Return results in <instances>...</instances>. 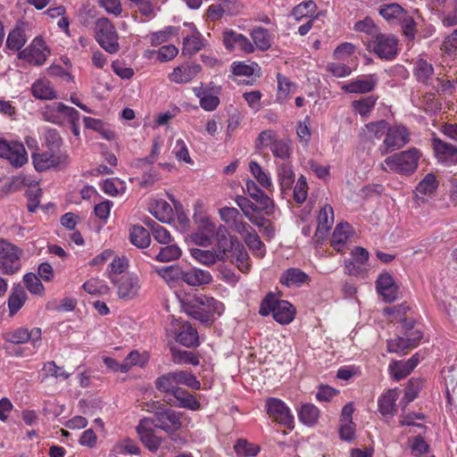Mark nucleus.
Returning a JSON list of instances; mask_svg holds the SVG:
<instances>
[{
  "label": "nucleus",
  "instance_id": "72a5a7b5",
  "mask_svg": "<svg viewBox=\"0 0 457 457\" xmlns=\"http://www.w3.org/2000/svg\"><path fill=\"white\" fill-rule=\"evenodd\" d=\"M176 400V403H171L179 408H185L191 411H197L201 408V403L196 398L186 389L179 387L171 395Z\"/></svg>",
  "mask_w": 457,
  "mask_h": 457
},
{
  "label": "nucleus",
  "instance_id": "603ef678",
  "mask_svg": "<svg viewBox=\"0 0 457 457\" xmlns=\"http://www.w3.org/2000/svg\"><path fill=\"white\" fill-rule=\"evenodd\" d=\"M172 361L176 364H191L197 366L200 363L199 357L195 353L186 350L171 348Z\"/></svg>",
  "mask_w": 457,
  "mask_h": 457
},
{
  "label": "nucleus",
  "instance_id": "774afa93",
  "mask_svg": "<svg viewBox=\"0 0 457 457\" xmlns=\"http://www.w3.org/2000/svg\"><path fill=\"white\" fill-rule=\"evenodd\" d=\"M398 23L402 27L403 33L409 39H413L415 37L417 29L416 22L413 17L406 11L405 15H403Z\"/></svg>",
  "mask_w": 457,
  "mask_h": 457
},
{
  "label": "nucleus",
  "instance_id": "5fc2aeb1",
  "mask_svg": "<svg viewBox=\"0 0 457 457\" xmlns=\"http://www.w3.org/2000/svg\"><path fill=\"white\" fill-rule=\"evenodd\" d=\"M181 255V250L177 245L168 244L160 247L154 259L161 262H168L179 259Z\"/></svg>",
  "mask_w": 457,
  "mask_h": 457
},
{
  "label": "nucleus",
  "instance_id": "7ed1b4c3",
  "mask_svg": "<svg viewBox=\"0 0 457 457\" xmlns=\"http://www.w3.org/2000/svg\"><path fill=\"white\" fill-rule=\"evenodd\" d=\"M157 272L165 279H181L191 287L204 286L212 281L210 271L198 268L182 270L178 265H171L160 269Z\"/></svg>",
  "mask_w": 457,
  "mask_h": 457
},
{
  "label": "nucleus",
  "instance_id": "f704fd0d",
  "mask_svg": "<svg viewBox=\"0 0 457 457\" xmlns=\"http://www.w3.org/2000/svg\"><path fill=\"white\" fill-rule=\"evenodd\" d=\"M388 123L385 120L378 121H371L365 124L361 129V136H362L368 141H374L375 139H381L386 136Z\"/></svg>",
  "mask_w": 457,
  "mask_h": 457
},
{
  "label": "nucleus",
  "instance_id": "c756f323",
  "mask_svg": "<svg viewBox=\"0 0 457 457\" xmlns=\"http://www.w3.org/2000/svg\"><path fill=\"white\" fill-rule=\"evenodd\" d=\"M420 354H413L408 361H395L389 365V370L392 376L396 380H401L406 378L419 364Z\"/></svg>",
  "mask_w": 457,
  "mask_h": 457
},
{
  "label": "nucleus",
  "instance_id": "37998d69",
  "mask_svg": "<svg viewBox=\"0 0 457 457\" xmlns=\"http://www.w3.org/2000/svg\"><path fill=\"white\" fill-rule=\"evenodd\" d=\"M405 12L406 10L398 4H382L379 7V14L390 23H398Z\"/></svg>",
  "mask_w": 457,
  "mask_h": 457
},
{
  "label": "nucleus",
  "instance_id": "4be33fe9",
  "mask_svg": "<svg viewBox=\"0 0 457 457\" xmlns=\"http://www.w3.org/2000/svg\"><path fill=\"white\" fill-rule=\"evenodd\" d=\"M112 280L116 284L117 294L120 298L132 299L137 295L139 285L137 276L126 274L119 279L112 278Z\"/></svg>",
  "mask_w": 457,
  "mask_h": 457
},
{
  "label": "nucleus",
  "instance_id": "69168bd1",
  "mask_svg": "<svg viewBox=\"0 0 457 457\" xmlns=\"http://www.w3.org/2000/svg\"><path fill=\"white\" fill-rule=\"evenodd\" d=\"M441 51L450 56H457V29H454L450 35L445 37L442 42Z\"/></svg>",
  "mask_w": 457,
  "mask_h": 457
},
{
  "label": "nucleus",
  "instance_id": "cd10ccee",
  "mask_svg": "<svg viewBox=\"0 0 457 457\" xmlns=\"http://www.w3.org/2000/svg\"><path fill=\"white\" fill-rule=\"evenodd\" d=\"M310 281V276L299 268H288L279 277V283L286 287H301Z\"/></svg>",
  "mask_w": 457,
  "mask_h": 457
},
{
  "label": "nucleus",
  "instance_id": "bb28decb",
  "mask_svg": "<svg viewBox=\"0 0 457 457\" xmlns=\"http://www.w3.org/2000/svg\"><path fill=\"white\" fill-rule=\"evenodd\" d=\"M376 289L386 302L392 303L397 298V286L388 272H382L378 276Z\"/></svg>",
  "mask_w": 457,
  "mask_h": 457
},
{
  "label": "nucleus",
  "instance_id": "a18cd8bd",
  "mask_svg": "<svg viewBox=\"0 0 457 457\" xmlns=\"http://www.w3.org/2000/svg\"><path fill=\"white\" fill-rule=\"evenodd\" d=\"M203 47V38L199 32L195 31L192 35L183 37L182 54L184 55H193Z\"/></svg>",
  "mask_w": 457,
  "mask_h": 457
},
{
  "label": "nucleus",
  "instance_id": "c85d7f7f",
  "mask_svg": "<svg viewBox=\"0 0 457 457\" xmlns=\"http://www.w3.org/2000/svg\"><path fill=\"white\" fill-rule=\"evenodd\" d=\"M276 171L280 190L283 194H287L292 189L295 180V175L291 162H282L280 164H278Z\"/></svg>",
  "mask_w": 457,
  "mask_h": 457
},
{
  "label": "nucleus",
  "instance_id": "bf43d9fd",
  "mask_svg": "<svg viewBox=\"0 0 457 457\" xmlns=\"http://www.w3.org/2000/svg\"><path fill=\"white\" fill-rule=\"evenodd\" d=\"M413 347L410 345V342L406 336L397 337L387 342V351L398 354H406Z\"/></svg>",
  "mask_w": 457,
  "mask_h": 457
},
{
  "label": "nucleus",
  "instance_id": "de8ad7c7",
  "mask_svg": "<svg viewBox=\"0 0 457 457\" xmlns=\"http://www.w3.org/2000/svg\"><path fill=\"white\" fill-rule=\"evenodd\" d=\"M172 374L178 386L182 385L194 390H199L201 388V382L191 371L176 370L172 371Z\"/></svg>",
  "mask_w": 457,
  "mask_h": 457
},
{
  "label": "nucleus",
  "instance_id": "f03ea898",
  "mask_svg": "<svg viewBox=\"0 0 457 457\" xmlns=\"http://www.w3.org/2000/svg\"><path fill=\"white\" fill-rule=\"evenodd\" d=\"M259 313L262 317L271 313L278 323L287 325L294 320L295 308L288 301L278 299L273 293H269L261 302Z\"/></svg>",
  "mask_w": 457,
  "mask_h": 457
},
{
  "label": "nucleus",
  "instance_id": "423d86ee",
  "mask_svg": "<svg viewBox=\"0 0 457 457\" xmlns=\"http://www.w3.org/2000/svg\"><path fill=\"white\" fill-rule=\"evenodd\" d=\"M95 37L100 46L113 54L120 51L119 35L114 25L107 18H99L96 21Z\"/></svg>",
  "mask_w": 457,
  "mask_h": 457
},
{
  "label": "nucleus",
  "instance_id": "5701e85b",
  "mask_svg": "<svg viewBox=\"0 0 457 457\" xmlns=\"http://www.w3.org/2000/svg\"><path fill=\"white\" fill-rule=\"evenodd\" d=\"M202 71L198 63H185L173 69L169 74V79L177 84H186L193 80Z\"/></svg>",
  "mask_w": 457,
  "mask_h": 457
},
{
  "label": "nucleus",
  "instance_id": "4468645a",
  "mask_svg": "<svg viewBox=\"0 0 457 457\" xmlns=\"http://www.w3.org/2000/svg\"><path fill=\"white\" fill-rule=\"evenodd\" d=\"M216 244L214 251L219 261L228 260L231 254L241 248V243L236 237H231L223 225H220L216 230Z\"/></svg>",
  "mask_w": 457,
  "mask_h": 457
},
{
  "label": "nucleus",
  "instance_id": "864d4df0",
  "mask_svg": "<svg viewBox=\"0 0 457 457\" xmlns=\"http://www.w3.org/2000/svg\"><path fill=\"white\" fill-rule=\"evenodd\" d=\"M228 260L235 263L240 271L244 273L250 271V257L243 245H241V248L235 251Z\"/></svg>",
  "mask_w": 457,
  "mask_h": 457
},
{
  "label": "nucleus",
  "instance_id": "6ab92c4d",
  "mask_svg": "<svg viewBox=\"0 0 457 457\" xmlns=\"http://www.w3.org/2000/svg\"><path fill=\"white\" fill-rule=\"evenodd\" d=\"M432 146L436 158L440 163L446 166L457 163V145L445 142L438 137L432 139Z\"/></svg>",
  "mask_w": 457,
  "mask_h": 457
},
{
  "label": "nucleus",
  "instance_id": "0e129e2a",
  "mask_svg": "<svg viewBox=\"0 0 457 457\" xmlns=\"http://www.w3.org/2000/svg\"><path fill=\"white\" fill-rule=\"evenodd\" d=\"M278 139V137L277 133L272 129H266L262 130L256 141H255V147L257 149H262V148H270L271 145H273L274 142H276Z\"/></svg>",
  "mask_w": 457,
  "mask_h": 457
},
{
  "label": "nucleus",
  "instance_id": "7c9ffc66",
  "mask_svg": "<svg viewBox=\"0 0 457 457\" xmlns=\"http://www.w3.org/2000/svg\"><path fill=\"white\" fill-rule=\"evenodd\" d=\"M245 191L253 200L260 204L262 210L266 214L270 215L271 213V209L273 208L272 200L258 187L253 180L248 179L246 181Z\"/></svg>",
  "mask_w": 457,
  "mask_h": 457
},
{
  "label": "nucleus",
  "instance_id": "9b49d317",
  "mask_svg": "<svg viewBox=\"0 0 457 457\" xmlns=\"http://www.w3.org/2000/svg\"><path fill=\"white\" fill-rule=\"evenodd\" d=\"M410 141V132L405 126L387 127L383 143L378 146L381 155L403 147Z\"/></svg>",
  "mask_w": 457,
  "mask_h": 457
},
{
  "label": "nucleus",
  "instance_id": "f257e3e1",
  "mask_svg": "<svg viewBox=\"0 0 457 457\" xmlns=\"http://www.w3.org/2000/svg\"><path fill=\"white\" fill-rule=\"evenodd\" d=\"M182 307L189 317L205 324L212 323L213 315L220 316L225 310L221 302L204 294L186 296L182 301Z\"/></svg>",
  "mask_w": 457,
  "mask_h": 457
},
{
  "label": "nucleus",
  "instance_id": "49530a36",
  "mask_svg": "<svg viewBox=\"0 0 457 457\" xmlns=\"http://www.w3.org/2000/svg\"><path fill=\"white\" fill-rule=\"evenodd\" d=\"M249 170L261 187L269 190L273 187L270 172L263 170L257 162L251 161Z\"/></svg>",
  "mask_w": 457,
  "mask_h": 457
},
{
  "label": "nucleus",
  "instance_id": "39448f33",
  "mask_svg": "<svg viewBox=\"0 0 457 457\" xmlns=\"http://www.w3.org/2000/svg\"><path fill=\"white\" fill-rule=\"evenodd\" d=\"M23 251L16 245L0 238V271L4 275L12 276L21 269Z\"/></svg>",
  "mask_w": 457,
  "mask_h": 457
},
{
  "label": "nucleus",
  "instance_id": "4c0bfd02",
  "mask_svg": "<svg viewBox=\"0 0 457 457\" xmlns=\"http://www.w3.org/2000/svg\"><path fill=\"white\" fill-rule=\"evenodd\" d=\"M176 340L186 347L199 345L198 332L189 322H185L176 336Z\"/></svg>",
  "mask_w": 457,
  "mask_h": 457
},
{
  "label": "nucleus",
  "instance_id": "c03bdc74",
  "mask_svg": "<svg viewBox=\"0 0 457 457\" xmlns=\"http://www.w3.org/2000/svg\"><path fill=\"white\" fill-rule=\"evenodd\" d=\"M378 99V97L377 96L371 95L359 100H354L352 102L353 110L359 113L362 118H366L374 109Z\"/></svg>",
  "mask_w": 457,
  "mask_h": 457
},
{
  "label": "nucleus",
  "instance_id": "13d9d810",
  "mask_svg": "<svg viewBox=\"0 0 457 457\" xmlns=\"http://www.w3.org/2000/svg\"><path fill=\"white\" fill-rule=\"evenodd\" d=\"M146 225L151 228L152 235L158 243L162 245H168L171 242L172 237L168 229L159 225L154 220H151L146 222Z\"/></svg>",
  "mask_w": 457,
  "mask_h": 457
},
{
  "label": "nucleus",
  "instance_id": "338daca9",
  "mask_svg": "<svg viewBox=\"0 0 457 457\" xmlns=\"http://www.w3.org/2000/svg\"><path fill=\"white\" fill-rule=\"evenodd\" d=\"M315 11V3L313 1H305L302 2L293 9L292 15L295 18V20L299 21L303 17L313 15Z\"/></svg>",
  "mask_w": 457,
  "mask_h": 457
},
{
  "label": "nucleus",
  "instance_id": "0eeeda50",
  "mask_svg": "<svg viewBox=\"0 0 457 457\" xmlns=\"http://www.w3.org/2000/svg\"><path fill=\"white\" fill-rule=\"evenodd\" d=\"M154 416L149 418L153 421L156 428H160L166 433H173L180 429L181 413L170 408L166 407L159 403H154Z\"/></svg>",
  "mask_w": 457,
  "mask_h": 457
},
{
  "label": "nucleus",
  "instance_id": "2f4dec72",
  "mask_svg": "<svg viewBox=\"0 0 457 457\" xmlns=\"http://www.w3.org/2000/svg\"><path fill=\"white\" fill-rule=\"evenodd\" d=\"M31 94L39 100H53L57 97L51 81L46 78H40L31 85Z\"/></svg>",
  "mask_w": 457,
  "mask_h": 457
},
{
  "label": "nucleus",
  "instance_id": "9d476101",
  "mask_svg": "<svg viewBox=\"0 0 457 457\" xmlns=\"http://www.w3.org/2000/svg\"><path fill=\"white\" fill-rule=\"evenodd\" d=\"M155 426L149 418H143L136 427L141 443L151 453H155L162 447L169 448L166 440L155 432Z\"/></svg>",
  "mask_w": 457,
  "mask_h": 457
},
{
  "label": "nucleus",
  "instance_id": "2eb2a0df",
  "mask_svg": "<svg viewBox=\"0 0 457 457\" xmlns=\"http://www.w3.org/2000/svg\"><path fill=\"white\" fill-rule=\"evenodd\" d=\"M0 157L9 161L15 168L28 162V154L22 143L0 139Z\"/></svg>",
  "mask_w": 457,
  "mask_h": 457
},
{
  "label": "nucleus",
  "instance_id": "3c124183",
  "mask_svg": "<svg viewBox=\"0 0 457 457\" xmlns=\"http://www.w3.org/2000/svg\"><path fill=\"white\" fill-rule=\"evenodd\" d=\"M155 388L164 394L173 395L179 386L176 384L172 372L165 373L155 379Z\"/></svg>",
  "mask_w": 457,
  "mask_h": 457
},
{
  "label": "nucleus",
  "instance_id": "412c9836",
  "mask_svg": "<svg viewBox=\"0 0 457 457\" xmlns=\"http://www.w3.org/2000/svg\"><path fill=\"white\" fill-rule=\"evenodd\" d=\"M378 82L376 74H369L358 77L346 84H344L341 88L345 93L349 94H368L374 90Z\"/></svg>",
  "mask_w": 457,
  "mask_h": 457
},
{
  "label": "nucleus",
  "instance_id": "f8f14e48",
  "mask_svg": "<svg viewBox=\"0 0 457 457\" xmlns=\"http://www.w3.org/2000/svg\"><path fill=\"white\" fill-rule=\"evenodd\" d=\"M265 408L269 417L273 421L287 428H294L295 418L285 402L276 397H270L265 402Z\"/></svg>",
  "mask_w": 457,
  "mask_h": 457
},
{
  "label": "nucleus",
  "instance_id": "ea45409f",
  "mask_svg": "<svg viewBox=\"0 0 457 457\" xmlns=\"http://www.w3.org/2000/svg\"><path fill=\"white\" fill-rule=\"evenodd\" d=\"M27 300V294L21 284H14L12 293L8 298V308L10 315L17 313L24 305Z\"/></svg>",
  "mask_w": 457,
  "mask_h": 457
},
{
  "label": "nucleus",
  "instance_id": "aec40b11",
  "mask_svg": "<svg viewBox=\"0 0 457 457\" xmlns=\"http://www.w3.org/2000/svg\"><path fill=\"white\" fill-rule=\"evenodd\" d=\"M352 258L345 261V272L349 276H359L364 271L363 266L369 261L370 253L362 246H355L351 252Z\"/></svg>",
  "mask_w": 457,
  "mask_h": 457
},
{
  "label": "nucleus",
  "instance_id": "09e8293b",
  "mask_svg": "<svg viewBox=\"0 0 457 457\" xmlns=\"http://www.w3.org/2000/svg\"><path fill=\"white\" fill-rule=\"evenodd\" d=\"M270 149L274 157L278 158L283 162H289L292 155V147L291 142L288 139L278 137Z\"/></svg>",
  "mask_w": 457,
  "mask_h": 457
},
{
  "label": "nucleus",
  "instance_id": "8fccbe9b",
  "mask_svg": "<svg viewBox=\"0 0 457 457\" xmlns=\"http://www.w3.org/2000/svg\"><path fill=\"white\" fill-rule=\"evenodd\" d=\"M151 213L161 222H169L172 220L173 210L169 203L164 200L156 201L153 205Z\"/></svg>",
  "mask_w": 457,
  "mask_h": 457
},
{
  "label": "nucleus",
  "instance_id": "20e7f679",
  "mask_svg": "<svg viewBox=\"0 0 457 457\" xmlns=\"http://www.w3.org/2000/svg\"><path fill=\"white\" fill-rule=\"evenodd\" d=\"M421 156L420 149L411 147L387 156L384 160V163L395 173L411 176L417 170Z\"/></svg>",
  "mask_w": 457,
  "mask_h": 457
},
{
  "label": "nucleus",
  "instance_id": "e2e57ef3",
  "mask_svg": "<svg viewBox=\"0 0 457 457\" xmlns=\"http://www.w3.org/2000/svg\"><path fill=\"white\" fill-rule=\"evenodd\" d=\"M355 31L365 33L370 37L369 39H372L375 35L378 34L379 29L374 23L373 20L370 17L364 18L362 21H359L354 24L353 27Z\"/></svg>",
  "mask_w": 457,
  "mask_h": 457
},
{
  "label": "nucleus",
  "instance_id": "052dcab7",
  "mask_svg": "<svg viewBox=\"0 0 457 457\" xmlns=\"http://www.w3.org/2000/svg\"><path fill=\"white\" fill-rule=\"evenodd\" d=\"M235 452L239 456L252 457L258 454L260 447L247 442L246 439H238L234 445Z\"/></svg>",
  "mask_w": 457,
  "mask_h": 457
},
{
  "label": "nucleus",
  "instance_id": "473e14b6",
  "mask_svg": "<svg viewBox=\"0 0 457 457\" xmlns=\"http://www.w3.org/2000/svg\"><path fill=\"white\" fill-rule=\"evenodd\" d=\"M412 72L419 83L430 85L434 74V67L426 59L419 58L413 64Z\"/></svg>",
  "mask_w": 457,
  "mask_h": 457
},
{
  "label": "nucleus",
  "instance_id": "58836bf2",
  "mask_svg": "<svg viewBox=\"0 0 457 457\" xmlns=\"http://www.w3.org/2000/svg\"><path fill=\"white\" fill-rule=\"evenodd\" d=\"M32 161L34 167L38 171L46 170L50 168L56 167L60 163V157L54 152L49 150L42 154H32Z\"/></svg>",
  "mask_w": 457,
  "mask_h": 457
},
{
  "label": "nucleus",
  "instance_id": "b1692460",
  "mask_svg": "<svg viewBox=\"0 0 457 457\" xmlns=\"http://www.w3.org/2000/svg\"><path fill=\"white\" fill-rule=\"evenodd\" d=\"M399 397L397 388H391L378 398V410L384 418H393L397 411L396 401Z\"/></svg>",
  "mask_w": 457,
  "mask_h": 457
},
{
  "label": "nucleus",
  "instance_id": "e433bc0d",
  "mask_svg": "<svg viewBox=\"0 0 457 457\" xmlns=\"http://www.w3.org/2000/svg\"><path fill=\"white\" fill-rule=\"evenodd\" d=\"M439 182L433 172H429L419 182L415 188L418 198L424 199L425 196H432L438 187Z\"/></svg>",
  "mask_w": 457,
  "mask_h": 457
},
{
  "label": "nucleus",
  "instance_id": "c9c22d12",
  "mask_svg": "<svg viewBox=\"0 0 457 457\" xmlns=\"http://www.w3.org/2000/svg\"><path fill=\"white\" fill-rule=\"evenodd\" d=\"M253 40L254 49L257 48L260 51H267L272 45L273 36L265 28L254 27L250 33Z\"/></svg>",
  "mask_w": 457,
  "mask_h": 457
},
{
  "label": "nucleus",
  "instance_id": "680f3d73",
  "mask_svg": "<svg viewBox=\"0 0 457 457\" xmlns=\"http://www.w3.org/2000/svg\"><path fill=\"white\" fill-rule=\"evenodd\" d=\"M23 281L27 289L33 295H42L45 287L35 273L29 272L23 276Z\"/></svg>",
  "mask_w": 457,
  "mask_h": 457
},
{
  "label": "nucleus",
  "instance_id": "a19ab883",
  "mask_svg": "<svg viewBox=\"0 0 457 457\" xmlns=\"http://www.w3.org/2000/svg\"><path fill=\"white\" fill-rule=\"evenodd\" d=\"M320 417V409L313 403H303L298 410L299 420L308 427L315 426Z\"/></svg>",
  "mask_w": 457,
  "mask_h": 457
},
{
  "label": "nucleus",
  "instance_id": "393cba45",
  "mask_svg": "<svg viewBox=\"0 0 457 457\" xmlns=\"http://www.w3.org/2000/svg\"><path fill=\"white\" fill-rule=\"evenodd\" d=\"M315 237L318 242L324 240L334 224V210L331 205L322 206L318 214Z\"/></svg>",
  "mask_w": 457,
  "mask_h": 457
},
{
  "label": "nucleus",
  "instance_id": "ddd939ff",
  "mask_svg": "<svg viewBox=\"0 0 457 457\" xmlns=\"http://www.w3.org/2000/svg\"><path fill=\"white\" fill-rule=\"evenodd\" d=\"M49 54L50 49L44 38L42 37H36L29 46L19 52L18 56L30 65L42 66Z\"/></svg>",
  "mask_w": 457,
  "mask_h": 457
},
{
  "label": "nucleus",
  "instance_id": "a878e982",
  "mask_svg": "<svg viewBox=\"0 0 457 457\" xmlns=\"http://www.w3.org/2000/svg\"><path fill=\"white\" fill-rule=\"evenodd\" d=\"M353 228L349 223H338L333 231L330 245L337 253H345L346 244L353 237Z\"/></svg>",
  "mask_w": 457,
  "mask_h": 457
},
{
  "label": "nucleus",
  "instance_id": "dca6fc26",
  "mask_svg": "<svg viewBox=\"0 0 457 457\" xmlns=\"http://www.w3.org/2000/svg\"><path fill=\"white\" fill-rule=\"evenodd\" d=\"M41 328H33L29 330L26 328L20 327L12 330L4 332L2 337L5 342L20 345L30 341L34 348H38L41 345Z\"/></svg>",
  "mask_w": 457,
  "mask_h": 457
},
{
  "label": "nucleus",
  "instance_id": "79ce46f5",
  "mask_svg": "<svg viewBox=\"0 0 457 457\" xmlns=\"http://www.w3.org/2000/svg\"><path fill=\"white\" fill-rule=\"evenodd\" d=\"M129 241L137 248H146L151 243V234L141 225H133L129 228Z\"/></svg>",
  "mask_w": 457,
  "mask_h": 457
},
{
  "label": "nucleus",
  "instance_id": "a211bd4d",
  "mask_svg": "<svg viewBox=\"0 0 457 457\" xmlns=\"http://www.w3.org/2000/svg\"><path fill=\"white\" fill-rule=\"evenodd\" d=\"M197 223L196 230L191 234L192 241L197 245H210L216 236L217 228L207 216L201 217Z\"/></svg>",
  "mask_w": 457,
  "mask_h": 457
},
{
  "label": "nucleus",
  "instance_id": "f3484780",
  "mask_svg": "<svg viewBox=\"0 0 457 457\" xmlns=\"http://www.w3.org/2000/svg\"><path fill=\"white\" fill-rule=\"evenodd\" d=\"M222 41L227 50H239L245 54L254 52V46L252 41L241 33L233 29H227L222 34Z\"/></svg>",
  "mask_w": 457,
  "mask_h": 457
},
{
  "label": "nucleus",
  "instance_id": "1a4fd4ad",
  "mask_svg": "<svg viewBox=\"0 0 457 457\" xmlns=\"http://www.w3.org/2000/svg\"><path fill=\"white\" fill-rule=\"evenodd\" d=\"M397 39L393 35L378 32L372 39L367 42V48L380 59L392 60L397 54Z\"/></svg>",
  "mask_w": 457,
  "mask_h": 457
},
{
  "label": "nucleus",
  "instance_id": "4d7b16f0",
  "mask_svg": "<svg viewBox=\"0 0 457 457\" xmlns=\"http://www.w3.org/2000/svg\"><path fill=\"white\" fill-rule=\"evenodd\" d=\"M190 253L195 260L206 266H212L219 261L215 251L191 248Z\"/></svg>",
  "mask_w": 457,
  "mask_h": 457
},
{
  "label": "nucleus",
  "instance_id": "6e6552de",
  "mask_svg": "<svg viewBox=\"0 0 457 457\" xmlns=\"http://www.w3.org/2000/svg\"><path fill=\"white\" fill-rule=\"evenodd\" d=\"M42 118L56 125H63L64 122L73 121L79 116V111L61 102L46 104L41 111Z\"/></svg>",
  "mask_w": 457,
  "mask_h": 457
},
{
  "label": "nucleus",
  "instance_id": "6e6d98bb",
  "mask_svg": "<svg viewBox=\"0 0 457 457\" xmlns=\"http://www.w3.org/2000/svg\"><path fill=\"white\" fill-rule=\"evenodd\" d=\"M27 42L25 32L21 28L13 29L6 39V46L13 51L20 50Z\"/></svg>",
  "mask_w": 457,
  "mask_h": 457
}]
</instances>
